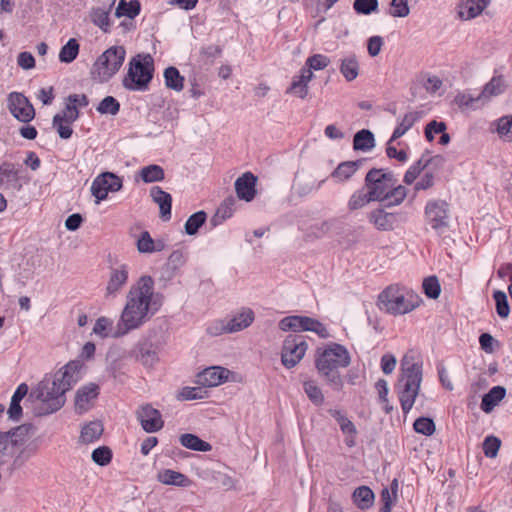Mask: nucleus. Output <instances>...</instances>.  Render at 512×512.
I'll return each instance as SVG.
<instances>
[{
	"instance_id": "obj_1",
	"label": "nucleus",
	"mask_w": 512,
	"mask_h": 512,
	"mask_svg": "<svg viewBox=\"0 0 512 512\" xmlns=\"http://www.w3.org/2000/svg\"><path fill=\"white\" fill-rule=\"evenodd\" d=\"M164 301L165 296L155 291L154 279L150 275L140 276L126 294L119 316L122 326L129 333L141 328L161 310Z\"/></svg>"
},
{
	"instance_id": "obj_2",
	"label": "nucleus",
	"mask_w": 512,
	"mask_h": 512,
	"mask_svg": "<svg viewBox=\"0 0 512 512\" xmlns=\"http://www.w3.org/2000/svg\"><path fill=\"white\" fill-rule=\"evenodd\" d=\"M82 363L70 361L53 375H47L34 388L31 396L39 401V415L58 411L66 402L65 393L81 379Z\"/></svg>"
},
{
	"instance_id": "obj_3",
	"label": "nucleus",
	"mask_w": 512,
	"mask_h": 512,
	"mask_svg": "<svg viewBox=\"0 0 512 512\" xmlns=\"http://www.w3.org/2000/svg\"><path fill=\"white\" fill-rule=\"evenodd\" d=\"M351 363V356L346 347L338 343H329L317 351L315 366L320 376L335 390H341L343 380L340 369Z\"/></svg>"
},
{
	"instance_id": "obj_4",
	"label": "nucleus",
	"mask_w": 512,
	"mask_h": 512,
	"mask_svg": "<svg viewBox=\"0 0 512 512\" xmlns=\"http://www.w3.org/2000/svg\"><path fill=\"white\" fill-rule=\"evenodd\" d=\"M365 185L374 201L385 202L387 207L400 205L407 196V189L397 184L391 172L371 169L365 177Z\"/></svg>"
},
{
	"instance_id": "obj_5",
	"label": "nucleus",
	"mask_w": 512,
	"mask_h": 512,
	"mask_svg": "<svg viewBox=\"0 0 512 512\" xmlns=\"http://www.w3.org/2000/svg\"><path fill=\"white\" fill-rule=\"evenodd\" d=\"M421 382L422 365L406 354L401 360V375L397 384V393L404 414L412 409L419 394Z\"/></svg>"
},
{
	"instance_id": "obj_6",
	"label": "nucleus",
	"mask_w": 512,
	"mask_h": 512,
	"mask_svg": "<svg viewBox=\"0 0 512 512\" xmlns=\"http://www.w3.org/2000/svg\"><path fill=\"white\" fill-rule=\"evenodd\" d=\"M421 299L412 290L398 284L388 286L378 297L381 310L392 315H403L419 306Z\"/></svg>"
},
{
	"instance_id": "obj_7",
	"label": "nucleus",
	"mask_w": 512,
	"mask_h": 512,
	"mask_svg": "<svg viewBox=\"0 0 512 512\" xmlns=\"http://www.w3.org/2000/svg\"><path fill=\"white\" fill-rule=\"evenodd\" d=\"M153 72V58L149 54H139L129 62L128 72L123 79V86L131 91H144L152 80Z\"/></svg>"
},
{
	"instance_id": "obj_8",
	"label": "nucleus",
	"mask_w": 512,
	"mask_h": 512,
	"mask_svg": "<svg viewBox=\"0 0 512 512\" xmlns=\"http://www.w3.org/2000/svg\"><path fill=\"white\" fill-rule=\"evenodd\" d=\"M126 51L122 46H113L104 51L95 61L92 75L100 82L111 79L121 68Z\"/></svg>"
},
{
	"instance_id": "obj_9",
	"label": "nucleus",
	"mask_w": 512,
	"mask_h": 512,
	"mask_svg": "<svg viewBox=\"0 0 512 512\" xmlns=\"http://www.w3.org/2000/svg\"><path fill=\"white\" fill-rule=\"evenodd\" d=\"M279 328L284 332L310 331L317 334L320 338L325 339L330 337V334L323 323L308 316L291 315L284 317L279 321Z\"/></svg>"
},
{
	"instance_id": "obj_10",
	"label": "nucleus",
	"mask_w": 512,
	"mask_h": 512,
	"mask_svg": "<svg viewBox=\"0 0 512 512\" xmlns=\"http://www.w3.org/2000/svg\"><path fill=\"white\" fill-rule=\"evenodd\" d=\"M307 348L308 345L302 336H287L281 353L282 364L288 369L295 367L304 357Z\"/></svg>"
},
{
	"instance_id": "obj_11",
	"label": "nucleus",
	"mask_w": 512,
	"mask_h": 512,
	"mask_svg": "<svg viewBox=\"0 0 512 512\" xmlns=\"http://www.w3.org/2000/svg\"><path fill=\"white\" fill-rule=\"evenodd\" d=\"M123 186L122 179L112 172H103L99 174L90 187L91 194L96 199V204L105 200L109 192H117Z\"/></svg>"
},
{
	"instance_id": "obj_12",
	"label": "nucleus",
	"mask_w": 512,
	"mask_h": 512,
	"mask_svg": "<svg viewBox=\"0 0 512 512\" xmlns=\"http://www.w3.org/2000/svg\"><path fill=\"white\" fill-rule=\"evenodd\" d=\"M32 433L30 425H21L9 432H0V453L15 454L28 441Z\"/></svg>"
},
{
	"instance_id": "obj_13",
	"label": "nucleus",
	"mask_w": 512,
	"mask_h": 512,
	"mask_svg": "<svg viewBox=\"0 0 512 512\" xmlns=\"http://www.w3.org/2000/svg\"><path fill=\"white\" fill-rule=\"evenodd\" d=\"M129 273L130 266L126 263H118L110 268L105 288V299H113L120 294L128 283Z\"/></svg>"
},
{
	"instance_id": "obj_14",
	"label": "nucleus",
	"mask_w": 512,
	"mask_h": 512,
	"mask_svg": "<svg viewBox=\"0 0 512 512\" xmlns=\"http://www.w3.org/2000/svg\"><path fill=\"white\" fill-rule=\"evenodd\" d=\"M133 357L146 368H153L159 362V348L151 337H142L131 351Z\"/></svg>"
},
{
	"instance_id": "obj_15",
	"label": "nucleus",
	"mask_w": 512,
	"mask_h": 512,
	"mask_svg": "<svg viewBox=\"0 0 512 512\" xmlns=\"http://www.w3.org/2000/svg\"><path fill=\"white\" fill-rule=\"evenodd\" d=\"M448 205L445 201L434 200L425 207L426 222L437 233H442L448 226Z\"/></svg>"
},
{
	"instance_id": "obj_16",
	"label": "nucleus",
	"mask_w": 512,
	"mask_h": 512,
	"mask_svg": "<svg viewBox=\"0 0 512 512\" xmlns=\"http://www.w3.org/2000/svg\"><path fill=\"white\" fill-rule=\"evenodd\" d=\"M129 332L127 329L122 326L120 318L118 322L115 324L114 320L107 316H101L96 319L93 328L92 335H95L99 339H108V338H121L127 335Z\"/></svg>"
},
{
	"instance_id": "obj_17",
	"label": "nucleus",
	"mask_w": 512,
	"mask_h": 512,
	"mask_svg": "<svg viewBox=\"0 0 512 512\" xmlns=\"http://www.w3.org/2000/svg\"><path fill=\"white\" fill-rule=\"evenodd\" d=\"M7 100L8 109L17 120L28 123L34 119V107L22 93L12 92L9 94Z\"/></svg>"
},
{
	"instance_id": "obj_18",
	"label": "nucleus",
	"mask_w": 512,
	"mask_h": 512,
	"mask_svg": "<svg viewBox=\"0 0 512 512\" xmlns=\"http://www.w3.org/2000/svg\"><path fill=\"white\" fill-rule=\"evenodd\" d=\"M136 415L142 428L148 433L157 432L164 425L161 413L150 404L142 405Z\"/></svg>"
},
{
	"instance_id": "obj_19",
	"label": "nucleus",
	"mask_w": 512,
	"mask_h": 512,
	"mask_svg": "<svg viewBox=\"0 0 512 512\" xmlns=\"http://www.w3.org/2000/svg\"><path fill=\"white\" fill-rule=\"evenodd\" d=\"M232 372L221 366H212L204 369L198 375V383L206 387H216L230 379Z\"/></svg>"
},
{
	"instance_id": "obj_20",
	"label": "nucleus",
	"mask_w": 512,
	"mask_h": 512,
	"mask_svg": "<svg viewBox=\"0 0 512 512\" xmlns=\"http://www.w3.org/2000/svg\"><path fill=\"white\" fill-rule=\"evenodd\" d=\"M99 387L94 383H89L80 387L75 395V409L82 414L87 412L93 406L98 397Z\"/></svg>"
},
{
	"instance_id": "obj_21",
	"label": "nucleus",
	"mask_w": 512,
	"mask_h": 512,
	"mask_svg": "<svg viewBox=\"0 0 512 512\" xmlns=\"http://www.w3.org/2000/svg\"><path fill=\"white\" fill-rule=\"evenodd\" d=\"M114 4L115 0H112L106 6L93 7L89 13L90 21L104 33L111 31L113 21L111 20L110 13Z\"/></svg>"
},
{
	"instance_id": "obj_22",
	"label": "nucleus",
	"mask_w": 512,
	"mask_h": 512,
	"mask_svg": "<svg viewBox=\"0 0 512 512\" xmlns=\"http://www.w3.org/2000/svg\"><path fill=\"white\" fill-rule=\"evenodd\" d=\"M156 480L163 485L183 488L189 487L192 484V480L185 474L167 468L157 471Z\"/></svg>"
},
{
	"instance_id": "obj_23",
	"label": "nucleus",
	"mask_w": 512,
	"mask_h": 512,
	"mask_svg": "<svg viewBox=\"0 0 512 512\" xmlns=\"http://www.w3.org/2000/svg\"><path fill=\"white\" fill-rule=\"evenodd\" d=\"M257 178L250 172L244 173L241 177H239L235 181V190L237 193V196L245 200L247 202H250L253 200L256 194L255 185H256Z\"/></svg>"
},
{
	"instance_id": "obj_24",
	"label": "nucleus",
	"mask_w": 512,
	"mask_h": 512,
	"mask_svg": "<svg viewBox=\"0 0 512 512\" xmlns=\"http://www.w3.org/2000/svg\"><path fill=\"white\" fill-rule=\"evenodd\" d=\"M313 78V72L310 69H301L300 74L295 76L292 80L290 88L287 93H292L295 96L304 99L309 91L308 84Z\"/></svg>"
},
{
	"instance_id": "obj_25",
	"label": "nucleus",
	"mask_w": 512,
	"mask_h": 512,
	"mask_svg": "<svg viewBox=\"0 0 512 512\" xmlns=\"http://www.w3.org/2000/svg\"><path fill=\"white\" fill-rule=\"evenodd\" d=\"M488 2L489 0H461L458 15L463 20H471L482 13Z\"/></svg>"
},
{
	"instance_id": "obj_26",
	"label": "nucleus",
	"mask_w": 512,
	"mask_h": 512,
	"mask_svg": "<svg viewBox=\"0 0 512 512\" xmlns=\"http://www.w3.org/2000/svg\"><path fill=\"white\" fill-rule=\"evenodd\" d=\"M424 116L423 111H409L402 118L399 119L398 125L393 131L390 138V142L402 137L407 131H409L416 122L420 121Z\"/></svg>"
},
{
	"instance_id": "obj_27",
	"label": "nucleus",
	"mask_w": 512,
	"mask_h": 512,
	"mask_svg": "<svg viewBox=\"0 0 512 512\" xmlns=\"http://www.w3.org/2000/svg\"><path fill=\"white\" fill-rule=\"evenodd\" d=\"M506 89V83L503 76H494L485 84L482 91L478 94V99L482 104L488 103L493 97L501 95Z\"/></svg>"
},
{
	"instance_id": "obj_28",
	"label": "nucleus",
	"mask_w": 512,
	"mask_h": 512,
	"mask_svg": "<svg viewBox=\"0 0 512 512\" xmlns=\"http://www.w3.org/2000/svg\"><path fill=\"white\" fill-rule=\"evenodd\" d=\"M150 196L160 208L161 218L168 220L171 217L172 197L158 186H154L150 190Z\"/></svg>"
},
{
	"instance_id": "obj_29",
	"label": "nucleus",
	"mask_w": 512,
	"mask_h": 512,
	"mask_svg": "<svg viewBox=\"0 0 512 512\" xmlns=\"http://www.w3.org/2000/svg\"><path fill=\"white\" fill-rule=\"evenodd\" d=\"M255 319V314L251 308L242 307L229 320L233 333L242 331L249 327Z\"/></svg>"
},
{
	"instance_id": "obj_30",
	"label": "nucleus",
	"mask_w": 512,
	"mask_h": 512,
	"mask_svg": "<svg viewBox=\"0 0 512 512\" xmlns=\"http://www.w3.org/2000/svg\"><path fill=\"white\" fill-rule=\"evenodd\" d=\"M136 246L139 253L151 254L162 251L165 248V243L163 240L152 239L148 231H143L137 240Z\"/></svg>"
},
{
	"instance_id": "obj_31",
	"label": "nucleus",
	"mask_w": 512,
	"mask_h": 512,
	"mask_svg": "<svg viewBox=\"0 0 512 512\" xmlns=\"http://www.w3.org/2000/svg\"><path fill=\"white\" fill-rule=\"evenodd\" d=\"M360 161H345L340 163L330 174L335 183H343L349 180L359 169Z\"/></svg>"
},
{
	"instance_id": "obj_32",
	"label": "nucleus",
	"mask_w": 512,
	"mask_h": 512,
	"mask_svg": "<svg viewBox=\"0 0 512 512\" xmlns=\"http://www.w3.org/2000/svg\"><path fill=\"white\" fill-rule=\"evenodd\" d=\"M359 68L360 66L358 57L353 53L345 55L340 61V72L349 82L355 80L358 77Z\"/></svg>"
},
{
	"instance_id": "obj_33",
	"label": "nucleus",
	"mask_w": 512,
	"mask_h": 512,
	"mask_svg": "<svg viewBox=\"0 0 512 512\" xmlns=\"http://www.w3.org/2000/svg\"><path fill=\"white\" fill-rule=\"evenodd\" d=\"M506 389L502 386H494L486 393L481 401V409L485 413H490L505 397Z\"/></svg>"
},
{
	"instance_id": "obj_34",
	"label": "nucleus",
	"mask_w": 512,
	"mask_h": 512,
	"mask_svg": "<svg viewBox=\"0 0 512 512\" xmlns=\"http://www.w3.org/2000/svg\"><path fill=\"white\" fill-rule=\"evenodd\" d=\"M369 220L379 230H390L395 224L396 216L383 209H376L369 214Z\"/></svg>"
},
{
	"instance_id": "obj_35",
	"label": "nucleus",
	"mask_w": 512,
	"mask_h": 512,
	"mask_svg": "<svg viewBox=\"0 0 512 512\" xmlns=\"http://www.w3.org/2000/svg\"><path fill=\"white\" fill-rule=\"evenodd\" d=\"M104 428L100 421H91L82 427L80 440L83 443H93L103 434Z\"/></svg>"
},
{
	"instance_id": "obj_36",
	"label": "nucleus",
	"mask_w": 512,
	"mask_h": 512,
	"mask_svg": "<svg viewBox=\"0 0 512 512\" xmlns=\"http://www.w3.org/2000/svg\"><path fill=\"white\" fill-rule=\"evenodd\" d=\"M354 503L360 509H368L374 501V493L368 486L356 488L352 494Z\"/></svg>"
},
{
	"instance_id": "obj_37",
	"label": "nucleus",
	"mask_w": 512,
	"mask_h": 512,
	"mask_svg": "<svg viewBox=\"0 0 512 512\" xmlns=\"http://www.w3.org/2000/svg\"><path fill=\"white\" fill-rule=\"evenodd\" d=\"M179 441L182 446L194 451L208 452L212 449L208 442H205L198 436L190 433L182 434Z\"/></svg>"
},
{
	"instance_id": "obj_38",
	"label": "nucleus",
	"mask_w": 512,
	"mask_h": 512,
	"mask_svg": "<svg viewBox=\"0 0 512 512\" xmlns=\"http://www.w3.org/2000/svg\"><path fill=\"white\" fill-rule=\"evenodd\" d=\"M139 175L144 183H153L164 179V170L161 166L152 164L143 167Z\"/></svg>"
},
{
	"instance_id": "obj_39",
	"label": "nucleus",
	"mask_w": 512,
	"mask_h": 512,
	"mask_svg": "<svg viewBox=\"0 0 512 512\" xmlns=\"http://www.w3.org/2000/svg\"><path fill=\"white\" fill-rule=\"evenodd\" d=\"M140 13V4L136 0L126 2L120 0L115 11V16L120 18L126 16L130 19L135 18Z\"/></svg>"
},
{
	"instance_id": "obj_40",
	"label": "nucleus",
	"mask_w": 512,
	"mask_h": 512,
	"mask_svg": "<svg viewBox=\"0 0 512 512\" xmlns=\"http://www.w3.org/2000/svg\"><path fill=\"white\" fill-rule=\"evenodd\" d=\"M353 147L355 150L368 151L374 147V136L369 130H361L354 136Z\"/></svg>"
},
{
	"instance_id": "obj_41",
	"label": "nucleus",
	"mask_w": 512,
	"mask_h": 512,
	"mask_svg": "<svg viewBox=\"0 0 512 512\" xmlns=\"http://www.w3.org/2000/svg\"><path fill=\"white\" fill-rule=\"evenodd\" d=\"M165 85L177 92L183 89L184 78L175 67H168L164 71Z\"/></svg>"
},
{
	"instance_id": "obj_42",
	"label": "nucleus",
	"mask_w": 512,
	"mask_h": 512,
	"mask_svg": "<svg viewBox=\"0 0 512 512\" xmlns=\"http://www.w3.org/2000/svg\"><path fill=\"white\" fill-rule=\"evenodd\" d=\"M186 262L185 254L180 250L173 251L168 257L165 265V270L169 272L168 279H172L177 270L182 267Z\"/></svg>"
},
{
	"instance_id": "obj_43",
	"label": "nucleus",
	"mask_w": 512,
	"mask_h": 512,
	"mask_svg": "<svg viewBox=\"0 0 512 512\" xmlns=\"http://www.w3.org/2000/svg\"><path fill=\"white\" fill-rule=\"evenodd\" d=\"M206 333L212 337L233 333L230 322L227 319H216L208 323Z\"/></svg>"
},
{
	"instance_id": "obj_44",
	"label": "nucleus",
	"mask_w": 512,
	"mask_h": 512,
	"mask_svg": "<svg viewBox=\"0 0 512 512\" xmlns=\"http://www.w3.org/2000/svg\"><path fill=\"white\" fill-rule=\"evenodd\" d=\"M79 53V44L76 39L71 38L61 48L59 52V60L63 63H71Z\"/></svg>"
},
{
	"instance_id": "obj_45",
	"label": "nucleus",
	"mask_w": 512,
	"mask_h": 512,
	"mask_svg": "<svg viewBox=\"0 0 512 512\" xmlns=\"http://www.w3.org/2000/svg\"><path fill=\"white\" fill-rule=\"evenodd\" d=\"M37 452V445L33 442L30 443H24L22 446H20L17 450L14 459V464L16 465H22L25 463L28 459H30L32 456H34Z\"/></svg>"
},
{
	"instance_id": "obj_46",
	"label": "nucleus",
	"mask_w": 512,
	"mask_h": 512,
	"mask_svg": "<svg viewBox=\"0 0 512 512\" xmlns=\"http://www.w3.org/2000/svg\"><path fill=\"white\" fill-rule=\"evenodd\" d=\"M455 103L460 108H473V109L479 108L484 105V104H482V100L478 99V95L473 96L469 92L458 93L455 96Z\"/></svg>"
},
{
	"instance_id": "obj_47",
	"label": "nucleus",
	"mask_w": 512,
	"mask_h": 512,
	"mask_svg": "<svg viewBox=\"0 0 512 512\" xmlns=\"http://www.w3.org/2000/svg\"><path fill=\"white\" fill-rule=\"evenodd\" d=\"M329 414L337 421L343 434L357 433L355 425L352 423V421H350L347 418V416L342 411L338 409H330Z\"/></svg>"
},
{
	"instance_id": "obj_48",
	"label": "nucleus",
	"mask_w": 512,
	"mask_h": 512,
	"mask_svg": "<svg viewBox=\"0 0 512 512\" xmlns=\"http://www.w3.org/2000/svg\"><path fill=\"white\" fill-rule=\"evenodd\" d=\"M206 213L204 211H198L192 214L185 223V232L188 235H194L198 229L205 223Z\"/></svg>"
},
{
	"instance_id": "obj_49",
	"label": "nucleus",
	"mask_w": 512,
	"mask_h": 512,
	"mask_svg": "<svg viewBox=\"0 0 512 512\" xmlns=\"http://www.w3.org/2000/svg\"><path fill=\"white\" fill-rule=\"evenodd\" d=\"M374 201L371 197L369 192H363V191H356L354 192L349 201H348V207L350 210H357L364 206H366L368 203Z\"/></svg>"
},
{
	"instance_id": "obj_50",
	"label": "nucleus",
	"mask_w": 512,
	"mask_h": 512,
	"mask_svg": "<svg viewBox=\"0 0 512 512\" xmlns=\"http://www.w3.org/2000/svg\"><path fill=\"white\" fill-rule=\"evenodd\" d=\"M493 298L496 303V311L499 317L505 319L509 316L510 307L507 299V295L502 291H495Z\"/></svg>"
},
{
	"instance_id": "obj_51",
	"label": "nucleus",
	"mask_w": 512,
	"mask_h": 512,
	"mask_svg": "<svg viewBox=\"0 0 512 512\" xmlns=\"http://www.w3.org/2000/svg\"><path fill=\"white\" fill-rule=\"evenodd\" d=\"M304 391L308 398L315 405H322L324 402V396L320 387L314 381H306L304 383Z\"/></svg>"
},
{
	"instance_id": "obj_52",
	"label": "nucleus",
	"mask_w": 512,
	"mask_h": 512,
	"mask_svg": "<svg viewBox=\"0 0 512 512\" xmlns=\"http://www.w3.org/2000/svg\"><path fill=\"white\" fill-rule=\"evenodd\" d=\"M91 458L99 466H106L112 460V451L107 446H101L93 450Z\"/></svg>"
},
{
	"instance_id": "obj_53",
	"label": "nucleus",
	"mask_w": 512,
	"mask_h": 512,
	"mask_svg": "<svg viewBox=\"0 0 512 512\" xmlns=\"http://www.w3.org/2000/svg\"><path fill=\"white\" fill-rule=\"evenodd\" d=\"M429 160L424 158H420L417 162H415L410 168L406 171L404 175V182L408 185L412 184L416 178L419 176L421 171L428 165Z\"/></svg>"
},
{
	"instance_id": "obj_54",
	"label": "nucleus",
	"mask_w": 512,
	"mask_h": 512,
	"mask_svg": "<svg viewBox=\"0 0 512 512\" xmlns=\"http://www.w3.org/2000/svg\"><path fill=\"white\" fill-rule=\"evenodd\" d=\"M120 104L112 96H106L98 105L97 111L100 114L116 115L119 112Z\"/></svg>"
},
{
	"instance_id": "obj_55",
	"label": "nucleus",
	"mask_w": 512,
	"mask_h": 512,
	"mask_svg": "<svg viewBox=\"0 0 512 512\" xmlns=\"http://www.w3.org/2000/svg\"><path fill=\"white\" fill-rule=\"evenodd\" d=\"M330 64V59L322 54H314L307 58L303 69L323 70Z\"/></svg>"
},
{
	"instance_id": "obj_56",
	"label": "nucleus",
	"mask_w": 512,
	"mask_h": 512,
	"mask_svg": "<svg viewBox=\"0 0 512 512\" xmlns=\"http://www.w3.org/2000/svg\"><path fill=\"white\" fill-rule=\"evenodd\" d=\"M413 427L417 433L425 436H431L435 432V424L433 420L427 417H420L416 419Z\"/></svg>"
},
{
	"instance_id": "obj_57",
	"label": "nucleus",
	"mask_w": 512,
	"mask_h": 512,
	"mask_svg": "<svg viewBox=\"0 0 512 512\" xmlns=\"http://www.w3.org/2000/svg\"><path fill=\"white\" fill-rule=\"evenodd\" d=\"M496 130L502 138L512 141V116L501 117L497 121Z\"/></svg>"
},
{
	"instance_id": "obj_58",
	"label": "nucleus",
	"mask_w": 512,
	"mask_h": 512,
	"mask_svg": "<svg viewBox=\"0 0 512 512\" xmlns=\"http://www.w3.org/2000/svg\"><path fill=\"white\" fill-rule=\"evenodd\" d=\"M501 441L495 436H488L483 442V452L488 458H495L498 454Z\"/></svg>"
},
{
	"instance_id": "obj_59",
	"label": "nucleus",
	"mask_w": 512,
	"mask_h": 512,
	"mask_svg": "<svg viewBox=\"0 0 512 512\" xmlns=\"http://www.w3.org/2000/svg\"><path fill=\"white\" fill-rule=\"evenodd\" d=\"M423 289L427 297L436 299L439 297L441 288L436 277L431 276L423 281Z\"/></svg>"
},
{
	"instance_id": "obj_60",
	"label": "nucleus",
	"mask_w": 512,
	"mask_h": 512,
	"mask_svg": "<svg viewBox=\"0 0 512 512\" xmlns=\"http://www.w3.org/2000/svg\"><path fill=\"white\" fill-rule=\"evenodd\" d=\"M353 8L358 14L369 15L378 8V0H355Z\"/></svg>"
},
{
	"instance_id": "obj_61",
	"label": "nucleus",
	"mask_w": 512,
	"mask_h": 512,
	"mask_svg": "<svg viewBox=\"0 0 512 512\" xmlns=\"http://www.w3.org/2000/svg\"><path fill=\"white\" fill-rule=\"evenodd\" d=\"M71 125L72 123H67L63 120L61 121L59 116L53 117L52 126L62 139H69L72 136L73 130Z\"/></svg>"
},
{
	"instance_id": "obj_62",
	"label": "nucleus",
	"mask_w": 512,
	"mask_h": 512,
	"mask_svg": "<svg viewBox=\"0 0 512 512\" xmlns=\"http://www.w3.org/2000/svg\"><path fill=\"white\" fill-rule=\"evenodd\" d=\"M410 13V9L408 6V0H392L390 15L393 17H406Z\"/></svg>"
},
{
	"instance_id": "obj_63",
	"label": "nucleus",
	"mask_w": 512,
	"mask_h": 512,
	"mask_svg": "<svg viewBox=\"0 0 512 512\" xmlns=\"http://www.w3.org/2000/svg\"><path fill=\"white\" fill-rule=\"evenodd\" d=\"M375 387L378 392L380 401L384 404L383 409L386 411V413H389L392 407L389 406L387 399L389 392L387 381L384 379H380L376 382Z\"/></svg>"
},
{
	"instance_id": "obj_64",
	"label": "nucleus",
	"mask_w": 512,
	"mask_h": 512,
	"mask_svg": "<svg viewBox=\"0 0 512 512\" xmlns=\"http://www.w3.org/2000/svg\"><path fill=\"white\" fill-rule=\"evenodd\" d=\"M446 130L444 122H437L435 120L429 122L425 128V136L428 141H433L435 134H442Z\"/></svg>"
}]
</instances>
